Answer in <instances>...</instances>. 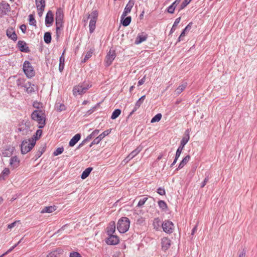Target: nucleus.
I'll use <instances>...</instances> for the list:
<instances>
[{"instance_id": "obj_1", "label": "nucleus", "mask_w": 257, "mask_h": 257, "mask_svg": "<svg viewBox=\"0 0 257 257\" xmlns=\"http://www.w3.org/2000/svg\"><path fill=\"white\" fill-rule=\"evenodd\" d=\"M31 118L38 123V127L42 129L46 124V118L44 111L42 109H36L31 113Z\"/></svg>"}, {"instance_id": "obj_2", "label": "nucleus", "mask_w": 257, "mask_h": 257, "mask_svg": "<svg viewBox=\"0 0 257 257\" xmlns=\"http://www.w3.org/2000/svg\"><path fill=\"white\" fill-rule=\"evenodd\" d=\"M92 86L91 82L88 81H84L82 84H79L78 85L75 86L73 88V94L75 96L77 95H82L86 92L89 88Z\"/></svg>"}, {"instance_id": "obj_3", "label": "nucleus", "mask_w": 257, "mask_h": 257, "mask_svg": "<svg viewBox=\"0 0 257 257\" xmlns=\"http://www.w3.org/2000/svg\"><path fill=\"white\" fill-rule=\"evenodd\" d=\"M130 221L126 217H122L120 218L117 223V229L121 233L126 232L129 229Z\"/></svg>"}, {"instance_id": "obj_4", "label": "nucleus", "mask_w": 257, "mask_h": 257, "mask_svg": "<svg viewBox=\"0 0 257 257\" xmlns=\"http://www.w3.org/2000/svg\"><path fill=\"white\" fill-rule=\"evenodd\" d=\"M23 70L26 77L32 78L35 75V71L31 63L28 60L24 61L23 65Z\"/></svg>"}, {"instance_id": "obj_5", "label": "nucleus", "mask_w": 257, "mask_h": 257, "mask_svg": "<svg viewBox=\"0 0 257 257\" xmlns=\"http://www.w3.org/2000/svg\"><path fill=\"white\" fill-rule=\"evenodd\" d=\"M190 132L191 129H187L185 131L184 133V136L182 138L180 142V145L179 146L176 152V154H177V156H180V155L182 153V150L184 149V146L188 142L190 139L189 134Z\"/></svg>"}, {"instance_id": "obj_6", "label": "nucleus", "mask_w": 257, "mask_h": 257, "mask_svg": "<svg viewBox=\"0 0 257 257\" xmlns=\"http://www.w3.org/2000/svg\"><path fill=\"white\" fill-rule=\"evenodd\" d=\"M43 131L39 128L36 131V132L33 135L31 138L28 139L30 142V145L32 148H34L36 145L37 141L39 140L42 137Z\"/></svg>"}, {"instance_id": "obj_7", "label": "nucleus", "mask_w": 257, "mask_h": 257, "mask_svg": "<svg viewBox=\"0 0 257 257\" xmlns=\"http://www.w3.org/2000/svg\"><path fill=\"white\" fill-rule=\"evenodd\" d=\"M162 227L163 231L169 234L172 233L174 230V224L168 220H166L163 222Z\"/></svg>"}, {"instance_id": "obj_8", "label": "nucleus", "mask_w": 257, "mask_h": 257, "mask_svg": "<svg viewBox=\"0 0 257 257\" xmlns=\"http://www.w3.org/2000/svg\"><path fill=\"white\" fill-rule=\"evenodd\" d=\"M30 146V142L28 144L27 140H23L20 146L21 154L24 155L31 151L33 148Z\"/></svg>"}, {"instance_id": "obj_9", "label": "nucleus", "mask_w": 257, "mask_h": 257, "mask_svg": "<svg viewBox=\"0 0 257 257\" xmlns=\"http://www.w3.org/2000/svg\"><path fill=\"white\" fill-rule=\"evenodd\" d=\"M92 17L90 20L89 24V31L90 33H92L94 32L95 27H96V10H93L92 13Z\"/></svg>"}, {"instance_id": "obj_10", "label": "nucleus", "mask_w": 257, "mask_h": 257, "mask_svg": "<svg viewBox=\"0 0 257 257\" xmlns=\"http://www.w3.org/2000/svg\"><path fill=\"white\" fill-rule=\"evenodd\" d=\"M108 236V237L105 239V242L107 244L114 245L119 243V238L117 235L111 234Z\"/></svg>"}, {"instance_id": "obj_11", "label": "nucleus", "mask_w": 257, "mask_h": 257, "mask_svg": "<svg viewBox=\"0 0 257 257\" xmlns=\"http://www.w3.org/2000/svg\"><path fill=\"white\" fill-rule=\"evenodd\" d=\"M17 47L19 50L24 53H29L30 52V49L27 46L26 42L23 40H19L18 42Z\"/></svg>"}, {"instance_id": "obj_12", "label": "nucleus", "mask_w": 257, "mask_h": 257, "mask_svg": "<svg viewBox=\"0 0 257 257\" xmlns=\"http://www.w3.org/2000/svg\"><path fill=\"white\" fill-rule=\"evenodd\" d=\"M116 57L115 52L114 50L110 49L105 58L106 66H110Z\"/></svg>"}, {"instance_id": "obj_13", "label": "nucleus", "mask_w": 257, "mask_h": 257, "mask_svg": "<svg viewBox=\"0 0 257 257\" xmlns=\"http://www.w3.org/2000/svg\"><path fill=\"white\" fill-rule=\"evenodd\" d=\"M11 8L10 5L6 2V1H2L0 3V15L4 16L7 15V12L10 11Z\"/></svg>"}, {"instance_id": "obj_14", "label": "nucleus", "mask_w": 257, "mask_h": 257, "mask_svg": "<svg viewBox=\"0 0 257 257\" xmlns=\"http://www.w3.org/2000/svg\"><path fill=\"white\" fill-rule=\"evenodd\" d=\"M54 23V15L52 12L49 10L45 17V25L47 27H49L53 25Z\"/></svg>"}, {"instance_id": "obj_15", "label": "nucleus", "mask_w": 257, "mask_h": 257, "mask_svg": "<svg viewBox=\"0 0 257 257\" xmlns=\"http://www.w3.org/2000/svg\"><path fill=\"white\" fill-rule=\"evenodd\" d=\"M146 98V95H144L142 96H141L136 102L135 105L132 110V111L130 113L129 115H128V117L131 116L133 114H134L141 106L142 104L143 103L144 100H145Z\"/></svg>"}, {"instance_id": "obj_16", "label": "nucleus", "mask_w": 257, "mask_h": 257, "mask_svg": "<svg viewBox=\"0 0 257 257\" xmlns=\"http://www.w3.org/2000/svg\"><path fill=\"white\" fill-rule=\"evenodd\" d=\"M6 35L9 39L14 41H16L18 39L17 35L13 28H9L7 30Z\"/></svg>"}, {"instance_id": "obj_17", "label": "nucleus", "mask_w": 257, "mask_h": 257, "mask_svg": "<svg viewBox=\"0 0 257 257\" xmlns=\"http://www.w3.org/2000/svg\"><path fill=\"white\" fill-rule=\"evenodd\" d=\"M15 150V147H11V146H6L5 150L2 152V155L4 157H9L11 156Z\"/></svg>"}, {"instance_id": "obj_18", "label": "nucleus", "mask_w": 257, "mask_h": 257, "mask_svg": "<svg viewBox=\"0 0 257 257\" xmlns=\"http://www.w3.org/2000/svg\"><path fill=\"white\" fill-rule=\"evenodd\" d=\"M147 38L148 35L146 33L144 32L139 33L135 40V43L137 45L140 44L143 42L145 41Z\"/></svg>"}, {"instance_id": "obj_19", "label": "nucleus", "mask_w": 257, "mask_h": 257, "mask_svg": "<svg viewBox=\"0 0 257 257\" xmlns=\"http://www.w3.org/2000/svg\"><path fill=\"white\" fill-rule=\"evenodd\" d=\"M20 163V161L17 156L12 157L10 160V165L13 169L18 168Z\"/></svg>"}, {"instance_id": "obj_20", "label": "nucleus", "mask_w": 257, "mask_h": 257, "mask_svg": "<svg viewBox=\"0 0 257 257\" xmlns=\"http://www.w3.org/2000/svg\"><path fill=\"white\" fill-rule=\"evenodd\" d=\"M171 240L167 237H163L161 240V245L163 250H168L171 245Z\"/></svg>"}, {"instance_id": "obj_21", "label": "nucleus", "mask_w": 257, "mask_h": 257, "mask_svg": "<svg viewBox=\"0 0 257 257\" xmlns=\"http://www.w3.org/2000/svg\"><path fill=\"white\" fill-rule=\"evenodd\" d=\"M96 134V129L94 130L90 135H89L86 139L83 140L82 142L79 144L78 146L77 147L76 149H79L81 147H82L84 144L87 142L90 141L93 137L95 136V135Z\"/></svg>"}, {"instance_id": "obj_22", "label": "nucleus", "mask_w": 257, "mask_h": 257, "mask_svg": "<svg viewBox=\"0 0 257 257\" xmlns=\"http://www.w3.org/2000/svg\"><path fill=\"white\" fill-rule=\"evenodd\" d=\"M134 5V1H128V3L126 4L124 11L122 14V17H126V15L130 13L131 11L132 8Z\"/></svg>"}, {"instance_id": "obj_23", "label": "nucleus", "mask_w": 257, "mask_h": 257, "mask_svg": "<svg viewBox=\"0 0 257 257\" xmlns=\"http://www.w3.org/2000/svg\"><path fill=\"white\" fill-rule=\"evenodd\" d=\"M81 137V135L80 133H78L74 136L69 141V146L71 147H74L80 140Z\"/></svg>"}, {"instance_id": "obj_24", "label": "nucleus", "mask_w": 257, "mask_h": 257, "mask_svg": "<svg viewBox=\"0 0 257 257\" xmlns=\"http://www.w3.org/2000/svg\"><path fill=\"white\" fill-rule=\"evenodd\" d=\"M115 232V223L114 221H111L109 226L107 227L106 233L108 235H110L111 234H113V233Z\"/></svg>"}, {"instance_id": "obj_25", "label": "nucleus", "mask_w": 257, "mask_h": 257, "mask_svg": "<svg viewBox=\"0 0 257 257\" xmlns=\"http://www.w3.org/2000/svg\"><path fill=\"white\" fill-rule=\"evenodd\" d=\"M190 159V156L188 155L185 156L182 160L179 163L178 168L176 169L177 170H180L186 165Z\"/></svg>"}, {"instance_id": "obj_26", "label": "nucleus", "mask_w": 257, "mask_h": 257, "mask_svg": "<svg viewBox=\"0 0 257 257\" xmlns=\"http://www.w3.org/2000/svg\"><path fill=\"white\" fill-rule=\"evenodd\" d=\"M120 19H121V23L122 25V26L124 27L128 26L130 24L131 21H132V18L131 16H128L126 17H124L123 18H122V15H121Z\"/></svg>"}, {"instance_id": "obj_27", "label": "nucleus", "mask_w": 257, "mask_h": 257, "mask_svg": "<svg viewBox=\"0 0 257 257\" xmlns=\"http://www.w3.org/2000/svg\"><path fill=\"white\" fill-rule=\"evenodd\" d=\"M56 210V206L55 205L45 207L41 211V213H52Z\"/></svg>"}, {"instance_id": "obj_28", "label": "nucleus", "mask_w": 257, "mask_h": 257, "mask_svg": "<svg viewBox=\"0 0 257 257\" xmlns=\"http://www.w3.org/2000/svg\"><path fill=\"white\" fill-rule=\"evenodd\" d=\"M92 167H88L86 168L81 174V178L82 179H85L90 175L91 172L92 171Z\"/></svg>"}, {"instance_id": "obj_29", "label": "nucleus", "mask_w": 257, "mask_h": 257, "mask_svg": "<svg viewBox=\"0 0 257 257\" xmlns=\"http://www.w3.org/2000/svg\"><path fill=\"white\" fill-rule=\"evenodd\" d=\"M44 40L45 43L49 44L51 42L52 33L50 32H47L44 33Z\"/></svg>"}, {"instance_id": "obj_30", "label": "nucleus", "mask_w": 257, "mask_h": 257, "mask_svg": "<svg viewBox=\"0 0 257 257\" xmlns=\"http://www.w3.org/2000/svg\"><path fill=\"white\" fill-rule=\"evenodd\" d=\"M142 149L143 147L140 145L129 154L130 157H131L133 159L142 150Z\"/></svg>"}, {"instance_id": "obj_31", "label": "nucleus", "mask_w": 257, "mask_h": 257, "mask_svg": "<svg viewBox=\"0 0 257 257\" xmlns=\"http://www.w3.org/2000/svg\"><path fill=\"white\" fill-rule=\"evenodd\" d=\"M111 129L107 130L100 134L98 136H97V144L101 141L105 137L109 135L111 132Z\"/></svg>"}, {"instance_id": "obj_32", "label": "nucleus", "mask_w": 257, "mask_h": 257, "mask_svg": "<svg viewBox=\"0 0 257 257\" xmlns=\"http://www.w3.org/2000/svg\"><path fill=\"white\" fill-rule=\"evenodd\" d=\"M64 14L63 11L60 9H58L56 12L55 20H63Z\"/></svg>"}, {"instance_id": "obj_33", "label": "nucleus", "mask_w": 257, "mask_h": 257, "mask_svg": "<svg viewBox=\"0 0 257 257\" xmlns=\"http://www.w3.org/2000/svg\"><path fill=\"white\" fill-rule=\"evenodd\" d=\"M10 173V169L8 168H5L4 170L0 174V180H5V177L8 176Z\"/></svg>"}, {"instance_id": "obj_34", "label": "nucleus", "mask_w": 257, "mask_h": 257, "mask_svg": "<svg viewBox=\"0 0 257 257\" xmlns=\"http://www.w3.org/2000/svg\"><path fill=\"white\" fill-rule=\"evenodd\" d=\"M32 85V83L30 82H28L27 84L22 85V87L26 88V91L28 93H32L34 92V89L32 87H30ZM33 86H34V84H32Z\"/></svg>"}, {"instance_id": "obj_35", "label": "nucleus", "mask_w": 257, "mask_h": 257, "mask_svg": "<svg viewBox=\"0 0 257 257\" xmlns=\"http://www.w3.org/2000/svg\"><path fill=\"white\" fill-rule=\"evenodd\" d=\"M46 1H36V4L38 10L44 11Z\"/></svg>"}, {"instance_id": "obj_36", "label": "nucleus", "mask_w": 257, "mask_h": 257, "mask_svg": "<svg viewBox=\"0 0 257 257\" xmlns=\"http://www.w3.org/2000/svg\"><path fill=\"white\" fill-rule=\"evenodd\" d=\"M65 66V58L63 57H60L59 58V71L62 72Z\"/></svg>"}, {"instance_id": "obj_37", "label": "nucleus", "mask_w": 257, "mask_h": 257, "mask_svg": "<svg viewBox=\"0 0 257 257\" xmlns=\"http://www.w3.org/2000/svg\"><path fill=\"white\" fill-rule=\"evenodd\" d=\"M28 21L29 22V24L31 26H36V21L35 18L34 14H30L29 16Z\"/></svg>"}, {"instance_id": "obj_38", "label": "nucleus", "mask_w": 257, "mask_h": 257, "mask_svg": "<svg viewBox=\"0 0 257 257\" xmlns=\"http://www.w3.org/2000/svg\"><path fill=\"white\" fill-rule=\"evenodd\" d=\"M192 23H190L185 28V29L182 31V33H181L179 38L178 41H180L182 40V38L185 36V32L188 31L191 27Z\"/></svg>"}, {"instance_id": "obj_39", "label": "nucleus", "mask_w": 257, "mask_h": 257, "mask_svg": "<svg viewBox=\"0 0 257 257\" xmlns=\"http://www.w3.org/2000/svg\"><path fill=\"white\" fill-rule=\"evenodd\" d=\"M121 110L120 109H115L113 112L111 116L112 119H115L119 116L121 113Z\"/></svg>"}, {"instance_id": "obj_40", "label": "nucleus", "mask_w": 257, "mask_h": 257, "mask_svg": "<svg viewBox=\"0 0 257 257\" xmlns=\"http://www.w3.org/2000/svg\"><path fill=\"white\" fill-rule=\"evenodd\" d=\"M56 29L57 31H59L63 27V20H55Z\"/></svg>"}, {"instance_id": "obj_41", "label": "nucleus", "mask_w": 257, "mask_h": 257, "mask_svg": "<svg viewBox=\"0 0 257 257\" xmlns=\"http://www.w3.org/2000/svg\"><path fill=\"white\" fill-rule=\"evenodd\" d=\"M158 206L163 211L167 210L168 208L167 205L166 203L163 200H159L158 201Z\"/></svg>"}, {"instance_id": "obj_42", "label": "nucleus", "mask_w": 257, "mask_h": 257, "mask_svg": "<svg viewBox=\"0 0 257 257\" xmlns=\"http://www.w3.org/2000/svg\"><path fill=\"white\" fill-rule=\"evenodd\" d=\"M56 108L57 111L61 112L62 111H64L66 109V107L63 103H56Z\"/></svg>"}, {"instance_id": "obj_43", "label": "nucleus", "mask_w": 257, "mask_h": 257, "mask_svg": "<svg viewBox=\"0 0 257 257\" xmlns=\"http://www.w3.org/2000/svg\"><path fill=\"white\" fill-rule=\"evenodd\" d=\"M187 83H185L179 85L176 89V92L177 94H180L186 87Z\"/></svg>"}, {"instance_id": "obj_44", "label": "nucleus", "mask_w": 257, "mask_h": 257, "mask_svg": "<svg viewBox=\"0 0 257 257\" xmlns=\"http://www.w3.org/2000/svg\"><path fill=\"white\" fill-rule=\"evenodd\" d=\"M180 20H181V18L180 17L178 18H177L175 20V22H174V23L173 24V26H172V28H171V29L170 30V33H173L175 31V30H176V27H177L178 24L180 23Z\"/></svg>"}, {"instance_id": "obj_45", "label": "nucleus", "mask_w": 257, "mask_h": 257, "mask_svg": "<svg viewBox=\"0 0 257 257\" xmlns=\"http://www.w3.org/2000/svg\"><path fill=\"white\" fill-rule=\"evenodd\" d=\"M93 52V50H92L91 49H90L89 51H88L86 53L84 58L81 61V63L86 62L87 61V60L92 56Z\"/></svg>"}, {"instance_id": "obj_46", "label": "nucleus", "mask_w": 257, "mask_h": 257, "mask_svg": "<svg viewBox=\"0 0 257 257\" xmlns=\"http://www.w3.org/2000/svg\"><path fill=\"white\" fill-rule=\"evenodd\" d=\"M64 151V148L63 147L57 148L53 152V155L54 156H57L62 154Z\"/></svg>"}, {"instance_id": "obj_47", "label": "nucleus", "mask_w": 257, "mask_h": 257, "mask_svg": "<svg viewBox=\"0 0 257 257\" xmlns=\"http://www.w3.org/2000/svg\"><path fill=\"white\" fill-rule=\"evenodd\" d=\"M162 114L161 113H158L156 115H155L151 119V122L154 123L155 122H158L159 121L161 118H162Z\"/></svg>"}, {"instance_id": "obj_48", "label": "nucleus", "mask_w": 257, "mask_h": 257, "mask_svg": "<svg viewBox=\"0 0 257 257\" xmlns=\"http://www.w3.org/2000/svg\"><path fill=\"white\" fill-rule=\"evenodd\" d=\"M24 125L25 126L26 130L28 131H30L31 124L30 121L28 119L26 120V121L24 123Z\"/></svg>"}, {"instance_id": "obj_49", "label": "nucleus", "mask_w": 257, "mask_h": 257, "mask_svg": "<svg viewBox=\"0 0 257 257\" xmlns=\"http://www.w3.org/2000/svg\"><path fill=\"white\" fill-rule=\"evenodd\" d=\"M47 144L46 143H44L41 144V147L38 150H39L42 154H43L45 152Z\"/></svg>"}, {"instance_id": "obj_50", "label": "nucleus", "mask_w": 257, "mask_h": 257, "mask_svg": "<svg viewBox=\"0 0 257 257\" xmlns=\"http://www.w3.org/2000/svg\"><path fill=\"white\" fill-rule=\"evenodd\" d=\"M148 199V198L147 197H145L143 199H141L138 202L137 207H140L143 206L145 202L147 201Z\"/></svg>"}, {"instance_id": "obj_51", "label": "nucleus", "mask_w": 257, "mask_h": 257, "mask_svg": "<svg viewBox=\"0 0 257 257\" xmlns=\"http://www.w3.org/2000/svg\"><path fill=\"white\" fill-rule=\"evenodd\" d=\"M69 257H82L78 251H72L70 252Z\"/></svg>"}, {"instance_id": "obj_52", "label": "nucleus", "mask_w": 257, "mask_h": 257, "mask_svg": "<svg viewBox=\"0 0 257 257\" xmlns=\"http://www.w3.org/2000/svg\"><path fill=\"white\" fill-rule=\"evenodd\" d=\"M157 192L160 195H165L166 194V191L165 189L162 187L158 188Z\"/></svg>"}, {"instance_id": "obj_53", "label": "nucleus", "mask_w": 257, "mask_h": 257, "mask_svg": "<svg viewBox=\"0 0 257 257\" xmlns=\"http://www.w3.org/2000/svg\"><path fill=\"white\" fill-rule=\"evenodd\" d=\"M47 257H58L57 251H55V250L52 251L47 254Z\"/></svg>"}, {"instance_id": "obj_54", "label": "nucleus", "mask_w": 257, "mask_h": 257, "mask_svg": "<svg viewBox=\"0 0 257 257\" xmlns=\"http://www.w3.org/2000/svg\"><path fill=\"white\" fill-rule=\"evenodd\" d=\"M208 180H209V177H208V175L207 176H206L204 181L202 182L200 187L203 188L206 185V184L208 182Z\"/></svg>"}, {"instance_id": "obj_55", "label": "nucleus", "mask_w": 257, "mask_h": 257, "mask_svg": "<svg viewBox=\"0 0 257 257\" xmlns=\"http://www.w3.org/2000/svg\"><path fill=\"white\" fill-rule=\"evenodd\" d=\"M175 9V8H174V7L171 5L169 7H168L167 11L168 13L170 14H173L174 12Z\"/></svg>"}, {"instance_id": "obj_56", "label": "nucleus", "mask_w": 257, "mask_h": 257, "mask_svg": "<svg viewBox=\"0 0 257 257\" xmlns=\"http://www.w3.org/2000/svg\"><path fill=\"white\" fill-rule=\"evenodd\" d=\"M191 1H183L181 4L180 8V10L183 9L185 8L190 2Z\"/></svg>"}, {"instance_id": "obj_57", "label": "nucleus", "mask_w": 257, "mask_h": 257, "mask_svg": "<svg viewBox=\"0 0 257 257\" xmlns=\"http://www.w3.org/2000/svg\"><path fill=\"white\" fill-rule=\"evenodd\" d=\"M26 130L25 128L23 127H19L17 130L16 132H22V135H26L28 133V131H26L25 133H24V131Z\"/></svg>"}, {"instance_id": "obj_58", "label": "nucleus", "mask_w": 257, "mask_h": 257, "mask_svg": "<svg viewBox=\"0 0 257 257\" xmlns=\"http://www.w3.org/2000/svg\"><path fill=\"white\" fill-rule=\"evenodd\" d=\"M20 28L23 34H25L26 33L27 26L25 24L21 25Z\"/></svg>"}, {"instance_id": "obj_59", "label": "nucleus", "mask_w": 257, "mask_h": 257, "mask_svg": "<svg viewBox=\"0 0 257 257\" xmlns=\"http://www.w3.org/2000/svg\"><path fill=\"white\" fill-rule=\"evenodd\" d=\"M96 105H94L93 107H92L91 109H89L87 112H86V114L87 115H90L92 113H93L96 109Z\"/></svg>"}, {"instance_id": "obj_60", "label": "nucleus", "mask_w": 257, "mask_h": 257, "mask_svg": "<svg viewBox=\"0 0 257 257\" xmlns=\"http://www.w3.org/2000/svg\"><path fill=\"white\" fill-rule=\"evenodd\" d=\"M19 222H20V220L15 221L12 222V223H10V224H8V228L12 229V228L15 227L16 226L17 223Z\"/></svg>"}, {"instance_id": "obj_61", "label": "nucleus", "mask_w": 257, "mask_h": 257, "mask_svg": "<svg viewBox=\"0 0 257 257\" xmlns=\"http://www.w3.org/2000/svg\"><path fill=\"white\" fill-rule=\"evenodd\" d=\"M42 154H43L39 150H38L36 152V153L35 154V160H36L37 159L39 158L42 155Z\"/></svg>"}, {"instance_id": "obj_62", "label": "nucleus", "mask_w": 257, "mask_h": 257, "mask_svg": "<svg viewBox=\"0 0 257 257\" xmlns=\"http://www.w3.org/2000/svg\"><path fill=\"white\" fill-rule=\"evenodd\" d=\"M179 157H180V156H177V154H175V159H174L173 163L171 164L170 167H172L176 163Z\"/></svg>"}, {"instance_id": "obj_63", "label": "nucleus", "mask_w": 257, "mask_h": 257, "mask_svg": "<svg viewBox=\"0 0 257 257\" xmlns=\"http://www.w3.org/2000/svg\"><path fill=\"white\" fill-rule=\"evenodd\" d=\"M40 102H38L37 101H35L33 103V106L34 108H36L37 109H39L40 108L39 104H40Z\"/></svg>"}, {"instance_id": "obj_64", "label": "nucleus", "mask_w": 257, "mask_h": 257, "mask_svg": "<svg viewBox=\"0 0 257 257\" xmlns=\"http://www.w3.org/2000/svg\"><path fill=\"white\" fill-rule=\"evenodd\" d=\"M145 79H146V76H144V77L142 79H141V80H140L139 81L138 85L139 86L143 85L145 81Z\"/></svg>"}]
</instances>
